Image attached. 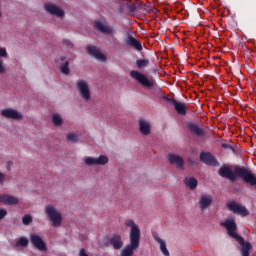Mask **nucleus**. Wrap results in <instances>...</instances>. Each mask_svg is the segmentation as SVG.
Listing matches in <instances>:
<instances>
[{"label":"nucleus","mask_w":256,"mask_h":256,"mask_svg":"<svg viewBox=\"0 0 256 256\" xmlns=\"http://www.w3.org/2000/svg\"><path fill=\"white\" fill-rule=\"evenodd\" d=\"M0 57H7V49L0 47Z\"/></svg>","instance_id":"nucleus-34"},{"label":"nucleus","mask_w":256,"mask_h":256,"mask_svg":"<svg viewBox=\"0 0 256 256\" xmlns=\"http://www.w3.org/2000/svg\"><path fill=\"white\" fill-rule=\"evenodd\" d=\"M2 13L0 12V17H1Z\"/></svg>","instance_id":"nucleus-38"},{"label":"nucleus","mask_w":256,"mask_h":256,"mask_svg":"<svg viewBox=\"0 0 256 256\" xmlns=\"http://www.w3.org/2000/svg\"><path fill=\"white\" fill-rule=\"evenodd\" d=\"M87 51L89 55H92V57H95V59H98V61H107V58L103 53H101V50L97 48L96 46L88 45Z\"/></svg>","instance_id":"nucleus-15"},{"label":"nucleus","mask_w":256,"mask_h":256,"mask_svg":"<svg viewBox=\"0 0 256 256\" xmlns=\"http://www.w3.org/2000/svg\"><path fill=\"white\" fill-rule=\"evenodd\" d=\"M109 246L113 247L115 251L123 249V237L119 234L112 235L108 240Z\"/></svg>","instance_id":"nucleus-13"},{"label":"nucleus","mask_w":256,"mask_h":256,"mask_svg":"<svg viewBox=\"0 0 256 256\" xmlns=\"http://www.w3.org/2000/svg\"><path fill=\"white\" fill-rule=\"evenodd\" d=\"M109 163V158L107 156L101 155L98 158L88 157L85 159V164L88 167H93L94 165H107Z\"/></svg>","instance_id":"nucleus-11"},{"label":"nucleus","mask_w":256,"mask_h":256,"mask_svg":"<svg viewBox=\"0 0 256 256\" xmlns=\"http://www.w3.org/2000/svg\"><path fill=\"white\" fill-rule=\"evenodd\" d=\"M1 115L5 119H13L14 121H21L23 119V114L12 108L3 109Z\"/></svg>","instance_id":"nucleus-9"},{"label":"nucleus","mask_w":256,"mask_h":256,"mask_svg":"<svg viewBox=\"0 0 256 256\" xmlns=\"http://www.w3.org/2000/svg\"><path fill=\"white\" fill-rule=\"evenodd\" d=\"M168 161L170 165H175L178 169H183V165H185V161L181 156L175 154L168 155Z\"/></svg>","instance_id":"nucleus-16"},{"label":"nucleus","mask_w":256,"mask_h":256,"mask_svg":"<svg viewBox=\"0 0 256 256\" xmlns=\"http://www.w3.org/2000/svg\"><path fill=\"white\" fill-rule=\"evenodd\" d=\"M7 217V210L0 208V221L1 219H5Z\"/></svg>","instance_id":"nucleus-33"},{"label":"nucleus","mask_w":256,"mask_h":256,"mask_svg":"<svg viewBox=\"0 0 256 256\" xmlns=\"http://www.w3.org/2000/svg\"><path fill=\"white\" fill-rule=\"evenodd\" d=\"M125 226L130 227L129 239L130 244L126 245L120 253V256H133V253L139 249L141 243V229L134 220L128 219L125 221Z\"/></svg>","instance_id":"nucleus-1"},{"label":"nucleus","mask_w":256,"mask_h":256,"mask_svg":"<svg viewBox=\"0 0 256 256\" xmlns=\"http://www.w3.org/2000/svg\"><path fill=\"white\" fill-rule=\"evenodd\" d=\"M44 9L50 15H55L56 17H60L61 19L65 17V11H63V9L59 8L55 4H45Z\"/></svg>","instance_id":"nucleus-12"},{"label":"nucleus","mask_w":256,"mask_h":256,"mask_svg":"<svg viewBox=\"0 0 256 256\" xmlns=\"http://www.w3.org/2000/svg\"><path fill=\"white\" fill-rule=\"evenodd\" d=\"M184 183L186 184V187H189V189H191V191L197 189V185H199V182L193 177H186L184 179Z\"/></svg>","instance_id":"nucleus-25"},{"label":"nucleus","mask_w":256,"mask_h":256,"mask_svg":"<svg viewBox=\"0 0 256 256\" xmlns=\"http://www.w3.org/2000/svg\"><path fill=\"white\" fill-rule=\"evenodd\" d=\"M188 129L193 135H197L198 137H203V135H205L203 128L199 127L197 124H188Z\"/></svg>","instance_id":"nucleus-22"},{"label":"nucleus","mask_w":256,"mask_h":256,"mask_svg":"<svg viewBox=\"0 0 256 256\" xmlns=\"http://www.w3.org/2000/svg\"><path fill=\"white\" fill-rule=\"evenodd\" d=\"M94 26L97 31H100V33H105L107 35H111V33H113V28L103 24V22H96Z\"/></svg>","instance_id":"nucleus-21"},{"label":"nucleus","mask_w":256,"mask_h":256,"mask_svg":"<svg viewBox=\"0 0 256 256\" xmlns=\"http://www.w3.org/2000/svg\"><path fill=\"white\" fill-rule=\"evenodd\" d=\"M236 241L241 245V254L242 256H249V251L252 249V245L250 242H245V239L242 237V242L239 239Z\"/></svg>","instance_id":"nucleus-20"},{"label":"nucleus","mask_w":256,"mask_h":256,"mask_svg":"<svg viewBox=\"0 0 256 256\" xmlns=\"http://www.w3.org/2000/svg\"><path fill=\"white\" fill-rule=\"evenodd\" d=\"M130 77L135 80L138 85L143 87L144 89H147L150 91L151 89H155V81L149 80L147 75L137 71V70H132L130 72Z\"/></svg>","instance_id":"nucleus-2"},{"label":"nucleus","mask_w":256,"mask_h":256,"mask_svg":"<svg viewBox=\"0 0 256 256\" xmlns=\"http://www.w3.org/2000/svg\"><path fill=\"white\" fill-rule=\"evenodd\" d=\"M126 44L136 49V51H143V45L141 44V41H139L137 38L133 37L132 35H129L127 37Z\"/></svg>","instance_id":"nucleus-19"},{"label":"nucleus","mask_w":256,"mask_h":256,"mask_svg":"<svg viewBox=\"0 0 256 256\" xmlns=\"http://www.w3.org/2000/svg\"><path fill=\"white\" fill-rule=\"evenodd\" d=\"M30 243H32L33 247L38 249V251H47L45 241L37 234H30Z\"/></svg>","instance_id":"nucleus-10"},{"label":"nucleus","mask_w":256,"mask_h":256,"mask_svg":"<svg viewBox=\"0 0 256 256\" xmlns=\"http://www.w3.org/2000/svg\"><path fill=\"white\" fill-rule=\"evenodd\" d=\"M0 203H3V205H18L19 198L9 194H0Z\"/></svg>","instance_id":"nucleus-18"},{"label":"nucleus","mask_w":256,"mask_h":256,"mask_svg":"<svg viewBox=\"0 0 256 256\" xmlns=\"http://www.w3.org/2000/svg\"><path fill=\"white\" fill-rule=\"evenodd\" d=\"M52 123L56 127H61V125H63V118H61V115H59V114H53Z\"/></svg>","instance_id":"nucleus-26"},{"label":"nucleus","mask_w":256,"mask_h":256,"mask_svg":"<svg viewBox=\"0 0 256 256\" xmlns=\"http://www.w3.org/2000/svg\"><path fill=\"white\" fill-rule=\"evenodd\" d=\"M155 241L159 243L160 250L163 253L164 256H169V250L167 249V244L165 243V240L161 239L159 236L154 237Z\"/></svg>","instance_id":"nucleus-24"},{"label":"nucleus","mask_w":256,"mask_h":256,"mask_svg":"<svg viewBox=\"0 0 256 256\" xmlns=\"http://www.w3.org/2000/svg\"><path fill=\"white\" fill-rule=\"evenodd\" d=\"M5 73V66L3 65V60L0 59V74Z\"/></svg>","instance_id":"nucleus-35"},{"label":"nucleus","mask_w":256,"mask_h":256,"mask_svg":"<svg viewBox=\"0 0 256 256\" xmlns=\"http://www.w3.org/2000/svg\"><path fill=\"white\" fill-rule=\"evenodd\" d=\"M3 183H5V175L0 173V185H3Z\"/></svg>","instance_id":"nucleus-37"},{"label":"nucleus","mask_w":256,"mask_h":256,"mask_svg":"<svg viewBox=\"0 0 256 256\" xmlns=\"http://www.w3.org/2000/svg\"><path fill=\"white\" fill-rule=\"evenodd\" d=\"M23 225H30V223H33V217L31 215H25L22 218Z\"/></svg>","instance_id":"nucleus-29"},{"label":"nucleus","mask_w":256,"mask_h":256,"mask_svg":"<svg viewBox=\"0 0 256 256\" xmlns=\"http://www.w3.org/2000/svg\"><path fill=\"white\" fill-rule=\"evenodd\" d=\"M170 105H173L178 115H187V106L183 102H179L173 98H168Z\"/></svg>","instance_id":"nucleus-14"},{"label":"nucleus","mask_w":256,"mask_h":256,"mask_svg":"<svg viewBox=\"0 0 256 256\" xmlns=\"http://www.w3.org/2000/svg\"><path fill=\"white\" fill-rule=\"evenodd\" d=\"M149 65V59H138L136 60V67L138 69H145Z\"/></svg>","instance_id":"nucleus-27"},{"label":"nucleus","mask_w":256,"mask_h":256,"mask_svg":"<svg viewBox=\"0 0 256 256\" xmlns=\"http://www.w3.org/2000/svg\"><path fill=\"white\" fill-rule=\"evenodd\" d=\"M213 204V196L210 194H201L198 200L200 211H207Z\"/></svg>","instance_id":"nucleus-8"},{"label":"nucleus","mask_w":256,"mask_h":256,"mask_svg":"<svg viewBox=\"0 0 256 256\" xmlns=\"http://www.w3.org/2000/svg\"><path fill=\"white\" fill-rule=\"evenodd\" d=\"M77 89L81 95V97L85 100V101H89V99H91V90L89 89V84H87V81L83 80V79H79L77 81Z\"/></svg>","instance_id":"nucleus-5"},{"label":"nucleus","mask_w":256,"mask_h":256,"mask_svg":"<svg viewBox=\"0 0 256 256\" xmlns=\"http://www.w3.org/2000/svg\"><path fill=\"white\" fill-rule=\"evenodd\" d=\"M221 227H225L227 229V234L233 239H239V241L243 242V237L237 234V223H235L234 218L227 219L225 222L221 223Z\"/></svg>","instance_id":"nucleus-4"},{"label":"nucleus","mask_w":256,"mask_h":256,"mask_svg":"<svg viewBox=\"0 0 256 256\" xmlns=\"http://www.w3.org/2000/svg\"><path fill=\"white\" fill-rule=\"evenodd\" d=\"M63 43L66 47H73V43L70 40H63Z\"/></svg>","instance_id":"nucleus-36"},{"label":"nucleus","mask_w":256,"mask_h":256,"mask_svg":"<svg viewBox=\"0 0 256 256\" xmlns=\"http://www.w3.org/2000/svg\"><path fill=\"white\" fill-rule=\"evenodd\" d=\"M227 207L229 211H233L236 215H240L241 217H247V215H249V210H247V207L235 201L229 202Z\"/></svg>","instance_id":"nucleus-6"},{"label":"nucleus","mask_w":256,"mask_h":256,"mask_svg":"<svg viewBox=\"0 0 256 256\" xmlns=\"http://www.w3.org/2000/svg\"><path fill=\"white\" fill-rule=\"evenodd\" d=\"M200 161L209 167H219V161L211 152H201Z\"/></svg>","instance_id":"nucleus-7"},{"label":"nucleus","mask_w":256,"mask_h":256,"mask_svg":"<svg viewBox=\"0 0 256 256\" xmlns=\"http://www.w3.org/2000/svg\"><path fill=\"white\" fill-rule=\"evenodd\" d=\"M221 147L222 149H229L232 153H235V148L231 144L223 143Z\"/></svg>","instance_id":"nucleus-32"},{"label":"nucleus","mask_w":256,"mask_h":256,"mask_svg":"<svg viewBox=\"0 0 256 256\" xmlns=\"http://www.w3.org/2000/svg\"><path fill=\"white\" fill-rule=\"evenodd\" d=\"M66 139L72 143H75V141H77V134L70 133L66 136Z\"/></svg>","instance_id":"nucleus-31"},{"label":"nucleus","mask_w":256,"mask_h":256,"mask_svg":"<svg viewBox=\"0 0 256 256\" xmlns=\"http://www.w3.org/2000/svg\"><path fill=\"white\" fill-rule=\"evenodd\" d=\"M139 131L142 135H150L151 134V123L149 121L140 118L138 121Z\"/></svg>","instance_id":"nucleus-17"},{"label":"nucleus","mask_w":256,"mask_h":256,"mask_svg":"<svg viewBox=\"0 0 256 256\" xmlns=\"http://www.w3.org/2000/svg\"><path fill=\"white\" fill-rule=\"evenodd\" d=\"M67 58L65 56L61 57V64H60V73L62 75H69L71 73V70L69 69V60H66Z\"/></svg>","instance_id":"nucleus-23"},{"label":"nucleus","mask_w":256,"mask_h":256,"mask_svg":"<svg viewBox=\"0 0 256 256\" xmlns=\"http://www.w3.org/2000/svg\"><path fill=\"white\" fill-rule=\"evenodd\" d=\"M29 245V239L25 237H21L17 242H16V247H27Z\"/></svg>","instance_id":"nucleus-28"},{"label":"nucleus","mask_w":256,"mask_h":256,"mask_svg":"<svg viewBox=\"0 0 256 256\" xmlns=\"http://www.w3.org/2000/svg\"><path fill=\"white\" fill-rule=\"evenodd\" d=\"M127 9L130 11V13H135L137 11V6L135 3H127Z\"/></svg>","instance_id":"nucleus-30"},{"label":"nucleus","mask_w":256,"mask_h":256,"mask_svg":"<svg viewBox=\"0 0 256 256\" xmlns=\"http://www.w3.org/2000/svg\"><path fill=\"white\" fill-rule=\"evenodd\" d=\"M44 213L47 215L48 221H51L53 227H61L63 216L57 211L55 206L48 204L44 208Z\"/></svg>","instance_id":"nucleus-3"}]
</instances>
